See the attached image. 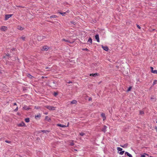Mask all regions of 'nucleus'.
<instances>
[{
	"label": "nucleus",
	"instance_id": "obj_34",
	"mask_svg": "<svg viewBox=\"0 0 157 157\" xmlns=\"http://www.w3.org/2000/svg\"><path fill=\"white\" fill-rule=\"evenodd\" d=\"M82 50H85V51H89V50L87 48H84V49H83Z\"/></svg>",
	"mask_w": 157,
	"mask_h": 157
},
{
	"label": "nucleus",
	"instance_id": "obj_27",
	"mask_svg": "<svg viewBox=\"0 0 157 157\" xmlns=\"http://www.w3.org/2000/svg\"><path fill=\"white\" fill-rule=\"evenodd\" d=\"M124 152V151H121L120 152L119 154L120 155H122L123 154Z\"/></svg>",
	"mask_w": 157,
	"mask_h": 157
},
{
	"label": "nucleus",
	"instance_id": "obj_29",
	"mask_svg": "<svg viewBox=\"0 0 157 157\" xmlns=\"http://www.w3.org/2000/svg\"><path fill=\"white\" fill-rule=\"evenodd\" d=\"M57 17V16L56 15H52L50 17V18H56Z\"/></svg>",
	"mask_w": 157,
	"mask_h": 157
},
{
	"label": "nucleus",
	"instance_id": "obj_5",
	"mask_svg": "<svg viewBox=\"0 0 157 157\" xmlns=\"http://www.w3.org/2000/svg\"><path fill=\"white\" fill-rule=\"evenodd\" d=\"M95 38L98 42H100L99 35L98 34L96 35L95 36Z\"/></svg>",
	"mask_w": 157,
	"mask_h": 157
},
{
	"label": "nucleus",
	"instance_id": "obj_12",
	"mask_svg": "<svg viewBox=\"0 0 157 157\" xmlns=\"http://www.w3.org/2000/svg\"><path fill=\"white\" fill-rule=\"evenodd\" d=\"M17 29L20 30H23V28L20 26H17Z\"/></svg>",
	"mask_w": 157,
	"mask_h": 157
},
{
	"label": "nucleus",
	"instance_id": "obj_44",
	"mask_svg": "<svg viewBox=\"0 0 157 157\" xmlns=\"http://www.w3.org/2000/svg\"><path fill=\"white\" fill-rule=\"evenodd\" d=\"M156 83L155 81H154L153 82V84L154 85Z\"/></svg>",
	"mask_w": 157,
	"mask_h": 157
},
{
	"label": "nucleus",
	"instance_id": "obj_33",
	"mask_svg": "<svg viewBox=\"0 0 157 157\" xmlns=\"http://www.w3.org/2000/svg\"><path fill=\"white\" fill-rule=\"evenodd\" d=\"M131 87H129V88H128V90H127V91H129L131 89Z\"/></svg>",
	"mask_w": 157,
	"mask_h": 157
},
{
	"label": "nucleus",
	"instance_id": "obj_48",
	"mask_svg": "<svg viewBox=\"0 0 157 157\" xmlns=\"http://www.w3.org/2000/svg\"><path fill=\"white\" fill-rule=\"evenodd\" d=\"M45 114L47 115V114H48V113H45Z\"/></svg>",
	"mask_w": 157,
	"mask_h": 157
},
{
	"label": "nucleus",
	"instance_id": "obj_21",
	"mask_svg": "<svg viewBox=\"0 0 157 157\" xmlns=\"http://www.w3.org/2000/svg\"><path fill=\"white\" fill-rule=\"evenodd\" d=\"M62 41H65V42H69V43L70 42H69V41L68 40H66V39H62Z\"/></svg>",
	"mask_w": 157,
	"mask_h": 157
},
{
	"label": "nucleus",
	"instance_id": "obj_50",
	"mask_svg": "<svg viewBox=\"0 0 157 157\" xmlns=\"http://www.w3.org/2000/svg\"><path fill=\"white\" fill-rule=\"evenodd\" d=\"M91 100V98H89V100Z\"/></svg>",
	"mask_w": 157,
	"mask_h": 157
},
{
	"label": "nucleus",
	"instance_id": "obj_7",
	"mask_svg": "<svg viewBox=\"0 0 157 157\" xmlns=\"http://www.w3.org/2000/svg\"><path fill=\"white\" fill-rule=\"evenodd\" d=\"M101 47L104 50H105V51H108V48L107 46H104L103 45H102Z\"/></svg>",
	"mask_w": 157,
	"mask_h": 157
},
{
	"label": "nucleus",
	"instance_id": "obj_6",
	"mask_svg": "<svg viewBox=\"0 0 157 157\" xmlns=\"http://www.w3.org/2000/svg\"><path fill=\"white\" fill-rule=\"evenodd\" d=\"M107 128V127L106 126L104 125L102 129V131L104 132H105L106 131Z\"/></svg>",
	"mask_w": 157,
	"mask_h": 157
},
{
	"label": "nucleus",
	"instance_id": "obj_46",
	"mask_svg": "<svg viewBox=\"0 0 157 157\" xmlns=\"http://www.w3.org/2000/svg\"><path fill=\"white\" fill-rule=\"evenodd\" d=\"M48 68H50L49 67H47L45 68V69H48Z\"/></svg>",
	"mask_w": 157,
	"mask_h": 157
},
{
	"label": "nucleus",
	"instance_id": "obj_39",
	"mask_svg": "<svg viewBox=\"0 0 157 157\" xmlns=\"http://www.w3.org/2000/svg\"><path fill=\"white\" fill-rule=\"evenodd\" d=\"M57 94H57V93H54V96H56V95H57Z\"/></svg>",
	"mask_w": 157,
	"mask_h": 157
},
{
	"label": "nucleus",
	"instance_id": "obj_8",
	"mask_svg": "<svg viewBox=\"0 0 157 157\" xmlns=\"http://www.w3.org/2000/svg\"><path fill=\"white\" fill-rule=\"evenodd\" d=\"M49 48L47 46H44L43 47L42 50L44 51H47L49 49Z\"/></svg>",
	"mask_w": 157,
	"mask_h": 157
},
{
	"label": "nucleus",
	"instance_id": "obj_35",
	"mask_svg": "<svg viewBox=\"0 0 157 157\" xmlns=\"http://www.w3.org/2000/svg\"><path fill=\"white\" fill-rule=\"evenodd\" d=\"M18 107H17V108L14 109V111L15 112L17 111L18 110Z\"/></svg>",
	"mask_w": 157,
	"mask_h": 157
},
{
	"label": "nucleus",
	"instance_id": "obj_16",
	"mask_svg": "<svg viewBox=\"0 0 157 157\" xmlns=\"http://www.w3.org/2000/svg\"><path fill=\"white\" fill-rule=\"evenodd\" d=\"M26 38V37L24 36H22L21 37H20V39H22L23 40H25Z\"/></svg>",
	"mask_w": 157,
	"mask_h": 157
},
{
	"label": "nucleus",
	"instance_id": "obj_30",
	"mask_svg": "<svg viewBox=\"0 0 157 157\" xmlns=\"http://www.w3.org/2000/svg\"><path fill=\"white\" fill-rule=\"evenodd\" d=\"M154 74H157V70H155L153 71V73Z\"/></svg>",
	"mask_w": 157,
	"mask_h": 157
},
{
	"label": "nucleus",
	"instance_id": "obj_15",
	"mask_svg": "<svg viewBox=\"0 0 157 157\" xmlns=\"http://www.w3.org/2000/svg\"><path fill=\"white\" fill-rule=\"evenodd\" d=\"M71 103L72 104H76L77 101L75 100H74L72 101Z\"/></svg>",
	"mask_w": 157,
	"mask_h": 157
},
{
	"label": "nucleus",
	"instance_id": "obj_26",
	"mask_svg": "<svg viewBox=\"0 0 157 157\" xmlns=\"http://www.w3.org/2000/svg\"><path fill=\"white\" fill-rule=\"evenodd\" d=\"M80 134L81 136H84L85 134L83 132H81L80 133Z\"/></svg>",
	"mask_w": 157,
	"mask_h": 157
},
{
	"label": "nucleus",
	"instance_id": "obj_32",
	"mask_svg": "<svg viewBox=\"0 0 157 157\" xmlns=\"http://www.w3.org/2000/svg\"><path fill=\"white\" fill-rule=\"evenodd\" d=\"M151 72L153 73V71H154L153 70V67H151Z\"/></svg>",
	"mask_w": 157,
	"mask_h": 157
},
{
	"label": "nucleus",
	"instance_id": "obj_25",
	"mask_svg": "<svg viewBox=\"0 0 157 157\" xmlns=\"http://www.w3.org/2000/svg\"><path fill=\"white\" fill-rule=\"evenodd\" d=\"M151 99L153 101H156V99L155 98L152 97L151 98Z\"/></svg>",
	"mask_w": 157,
	"mask_h": 157
},
{
	"label": "nucleus",
	"instance_id": "obj_52",
	"mask_svg": "<svg viewBox=\"0 0 157 157\" xmlns=\"http://www.w3.org/2000/svg\"><path fill=\"white\" fill-rule=\"evenodd\" d=\"M156 123H157V121H156Z\"/></svg>",
	"mask_w": 157,
	"mask_h": 157
},
{
	"label": "nucleus",
	"instance_id": "obj_14",
	"mask_svg": "<svg viewBox=\"0 0 157 157\" xmlns=\"http://www.w3.org/2000/svg\"><path fill=\"white\" fill-rule=\"evenodd\" d=\"M23 108L24 109L27 110H29V107H28L26 105L24 106L23 107Z\"/></svg>",
	"mask_w": 157,
	"mask_h": 157
},
{
	"label": "nucleus",
	"instance_id": "obj_4",
	"mask_svg": "<svg viewBox=\"0 0 157 157\" xmlns=\"http://www.w3.org/2000/svg\"><path fill=\"white\" fill-rule=\"evenodd\" d=\"M0 29L2 31H5L7 29V28L6 26H2L1 27Z\"/></svg>",
	"mask_w": 157,
	"mask_h": 157
},
{
	"label": "nucleus",
	"instance_id": "obj_41",
	"mask_svg": "<svg viewBox=\"0 0 157 157\" xmlns=\"http://www.w3.org/2000/svg\"><path fill=\"white\" fill-rule=\"evenodd\" d=\"M137 27L139 29H140V26L139 25H137Z\"/></svg>",
	"mask_w": 157,
	"mask_h": 157
},
{
	"label": "nucleus",
	"instance_id": "obj_10",
	"mask_svg": "<svg viewBox=\"0 0 157 157\" xmlns=\"http://www.w3.org/2000/svg\"><path fill=\"white\" fill-rule=\"evenodd\" d=\"M57 126H59L62 128H65L67 127L66 126L63 125L61 124H57Z\"/></svg>",
	"mask_w": 157,
	"mask_h": 157
},
{
	"label": "nucleus",
	"instance_id": "obj_23",
	"mask_svg": "<svg viewBox=\"0 0 157 157\" xmlns=\"http://www.w3.org/2000/svg\"><path fill=\"white\" fill-rule=\"evenodd\" d=\"M127 146H128V144H125L122 146L121 145V146L123 147H126Z\"/></svg>",
	"mask_w": 157,
	"mask_h": 157
},
{
	"label": "nucleus",
	"instance_id": "obj_31",
	"mask_svg": "<svg viewBox=\"0 0 157 157\" xmlns=\"http://www.w3.org/2000/svg\"><path fill=\"white\" fill-rule=\"evenodd\" d=\"M28 76L30 78H32L33 76L31 75L30 74H28Z\"/></svg>",
	"mask_w": 157,
	"mask_h": 157
},
{
	"label": "nucleus",
	"instance_id": "obj_1",
	"mask_svg": "<svg viewBox=\"0 0 157 157\" xmlns=\"http://www.w3.org/2000/svg\"><path fill=\"white\" fill-rule=\"evenodd\" d=\"M45 107L50 110H54L56 109V107H55L52 106L47 105Z\"/></svg>",
	"mask_w": 157,
	"mask_h": 157
},
{
	"label": "nucleus",
	"instance_id": "obj_2",
	"mask_svg": "<svg viewBox=\"0 0 157 157\" xmlns=\"http://www.w3.org/2000/svg\"><path fill=\"white\" fill-rule=\"evenodd\" d=\"M45 37L43 36H37V38L38 40L41 41L44 39Z\"/></svg>",
	"mask_w": 157,
	"mask_h": 157
},
{
	"label": "nucleus",
	"instance_id": "obj_17",
	"mask_svg": "<svg viewBox=\"0 0 157 157\" xmlns=\"http://www.w3.org/2000/svg\"><path fill=\"white\" fill-rule=\"evenodd\" d=\"M41 116L40 114L39 113L37 115L35 116V118L36 119H37V117L40 118Z\"/></svg>",
	"mask_w": 157,
	"mask_h": 157
},
{
	"label": "nucleus",
	"instance_id": "obj_22",
	"mask_svg": "<svg viewBox=\"0 0 157 157\" xmlns=\"http://www.w3.org/2000/svg\"><path fill=\"white\" fill-rule=\"evenodd\" d=\"M88 42L90 43L91 44L92 43V40L91 38H90L88 41Z\"/></svg>",
	"mask_w": 157,
	"mask_h": 157
},
{
	"label": "nucleus",
	"instance_id": "obj_47",
	"mask_svg": "<svg viewBox=\"0 0 157 157\" xmlns=\"http://www.w3.org/2000/svg\"><path fill=\"white\" fill-rule=\"evenodd\" d=\"M53 84H55V81H53Z\"/></svg>",
	"mask_w": 157,
	"mask_h": 157
},
{
	"label": "nucleus",
	"instance_id": "obj_36",
	"mask_svg": "<svg viewBox=\"0 0 157 157\" xmlns=\"http://www.w3.org/2000/svg\"><path fill=\"white\" fill-rule=\"evenodd\" d=\"M145 155H147L146 154H145V155H141V157H145Z\"/></svg>",
	"mask_w": 157,
	"mask_h": 157
},
{
	"label": "nucleus",
	"instance_id": "obj_42",
	"mask_svg": "<svg viewBox=\"0 0 157 157\" xmlns=\"http://www.w3.org/2000/svg\"><path fill=\"white\" fill-rule=\"evenodd\" d=\"M67 83H72V82H71V81H69L68 82H67Z\"/></svg>",
	"mask_w": 157,
	"mask_h": 157
},
{
	"label": "nucleus",
	"instance_id": "obj_20",
	"mask_svg": "<svg viewBox=\"0 0 157 157\" xmlns=\"http://www.w3.org/2000/svg\"><path fill=\"white\" fill-rule=\"evenodd\" d=\"M140 115H143L144 114V112L143 111L140 110Z\"/></svg>",
	"mask_w": 157,
	"mask_h": 157
},
{
	"label": "nucleus",
	"instance_id": "obj_11",
	"mask_svg": "<svg viewBox=\"0 0 157 157\" xmlns=\"http://www.w3.org/2000/svg\"><path fill=\"white\" fill-rule=\"evenodd\" d=\"M25 124L24 122H22L18 124V126H25Z\"/></svg>",
	"mask_w": 157,
	"mask_h": 157
},
{
	"label": "nucleus",
	"instance_id": "obj_40",
	"mask_svg": "<svg viewBox=\"0 0 157 157\" xmlns=\"http://www.w3.org/2000/svg\"><path fill=\"white\" fill-rule=\"evenodd\" d=\"M5 142H6V143H10V141H7V140H6L5 141Z\"/></svg>",
	"mask_w": 157,
	"mask_h": 157
},
{
	"label": "nucleus",
	"instance_id": "obj_18",
	"mask_svg": "<svg viewBox=\"0 0 157 157\" xmlns=\"http://www.w3.org/2000/svg\"><path fill=\"white\" fill-rule=\"evenodd\" d=\"M25 121L27 123H28L29 122V118H26L25 119Z\"/></svg>",
	"mask_w": 157,
	"mask_h": 157
},
{
	"label": "nucleus",
	"instance_id": "obj_51",
	"mask_svg": "<svg viewBox=\"0 0 157 157\" xmlns=\"http://www.w3.org/2000/svg\"><path fill=\"white\" fill-rule=\"evenodd\" d=\"M18 7H21V6H18Z\"/></svg>",
	"mask_w": 157,
	"mask_h": 157
},
{
	"label": "nucleus",
	"instance_id": "obj_38",
	"mask_svg": "<svg viewBox=\"0 0 157 157\" xmlns=\"http://www.w3.org/2000/svg\"><path fill=\"white\" fill-rule=\"evenodd\" d=\"M74 143L73 142H72L71 143L70 145L71 146H73L74 145Z\"/></svg>",
	"mask_w": 157,
	"mask_h": 157
},
{
	"label": "nucleus",
	"instance_id": "obj_28",
	"mask_svg": "<svg viewBox=\"0 0 157 157\" xmlns=\"http://www.w3.org/2000/svg\"><path fill=\"white\" fill-rule=\"evenodd\" d=\"M66 12H64V13H60L61 14H62V16H64Z\"/></svg>",
	"mask_w": 157,
	"mask_h": 157
},
{
	"label": "nucleus",
	"instance_id": "obj_9",
	"mask_svg": "<svg viewBox=\"0 0 157 157\" xmlns=\"http://www.w3.org/2000/svg\"><path fill=\"white\" fill-rule=\"evenodd\" d=\"M101 116L102 117L103 121H104L106 119V117L104 113H102L101 114Z\"/></svg>",
	"mask_w": 157,
	"mask_h": 157
},
{
	"label": "nucleus",
	"instance_id": "obj_49",
	"mask_svg": "<svg viewBox=\"0 0 157 157\" xmlns=\"http://www.w3.org/2000/svg\"><path fill=\"white\" fill-rule=\"evenodd\" d=\"M156 132H157V128H156Z\"/></svg>",
	"mask_w": 157,
	"mask_h": 157
},
{
	"label": "nucleus",
	"instance_id": "obj_19",
	"mask_svg": "<svg viewBox=\"0 0 157 157\" xmlns=\"http://www.w3.org/2000/svg\"><path fill=\"white\" fill-rule=\"evenodd\" d=\"M97 75H98V74H97V73L90 74V76H94V77L96 76H97Z\"/></svg>",
	"mask_w": 157,
	"mask_h": 157
},
{
	"label": "nucleus",
	"instance_id": "obj_43",
	"mask_svg": "<svg viewBox=\"0 0 157 157\" xmlns=\"http://www.w3.org/2000/svg\"><path fill=\"white\" fill-rule=\"evenodd\" d=\"M42 132H48V131H45L44 130H43V131H42Z\"/></svg>",
	"mask_w": 157,
	"mask_h": 157
},
{
	"label": "nucleus",
	"instance_id": "obj_3",
	"mask_svg": "<svg viewBox=\"0 0 157 157\" xmlns=\"http://www.w3.org/2000/svg\"><path fill=\"white\" fill-rule=\"evenodd\" d=\"M12 14H7L5 15V20H7L10 17L12 16Z\"/></svg>",
	"mask_w": 157,
	"mask_h": 157
},
{
	"label": "nucleus",
	"instance_id": "obj_13",
	"mask_svg": "<svg viewBox=\"0 0 157 157\" xmlns=\"http://www.w3.org/2000/svg\"><path fill=\"white\" fill-rule=\"evenodd\" d=\"M125 154H126L129 157H132V155L127 152H126Z\"/></svg>",
	"mask_w": 157,
	"mask_h": 157
},
{
	"label": "nucleus",
	"instance_id": "obj_24",
	"mask_svg": "<svg viewBox=\"0 0 157 157\" xmlns=\"http://www.w3.org/2000/svg\"><path fill=\"white\" fill-rule=\"evenodd\" d=\"M117 150L118 151H122V149L121 147H117Z\"/></svg>",
	"mask_w": 157,
	"mask_h": 157
},
{
	"label": "nucleus",
	"instance_id": "obj_37",
	"mask_svg": "<svg viewBox=\"0 0 157 157\" xmlns=\"http://www.w3.org/2000/svg\"><path fill=\"white\" fill-rule=\"evenodd\" d=\"M71 23L72 24H74V25H75V23L74 22V21H71Z\"/></svg>",
	"mask_w": 157,
	"mask_h": 157
},
{
	"label": "nucleus",
	"instance_id": "obj_45",
	"mask_svg": "<svg viewBox=\"0 0 157 157\" xmlns=\"http://www.w3.org/2000/svg\"><path fill=\"white\" fill-rule=\"evenodd\" d=\"M13 105H16L17 104L16 103H14Z\"/></svg>",
	"mask_w": 157,
	"mask_h": 157
}]
</instances>
